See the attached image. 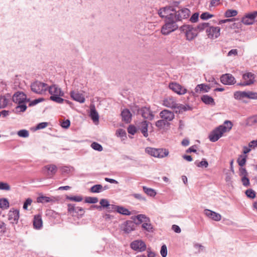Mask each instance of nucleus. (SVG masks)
I'll use <instances>...</instances> for the list:
<instances>
[{
  "label": "nucleus",
  "instance_id": "f257e3e1",
  "mask_svg": "<svg viewBox=\"0 0 257 257\" xmlns=\"http://www.w3.org/2000/svg\"><path fill=\"white\" fill-rule=\"evenodd\" d=\"M224 124L226 126L221 125L212 131L209 135V140L212 142L218 141L224 133L230 131L233 125L232 123L229 120H225Z\"/></svg>",
  "mask_w": 257,
  "mask_h": 257
},
{
  "label": "nucleus",
  "instance_id": "f03ea898",
  "mask_svg": "<svg viewBox=\"0 0 257 257\" xmlns=\"http://www.w3.org/2000/svg\"><path fill=\"white\" fill-rule=\"evenodd\" d=\"M176 22V20L173 17L172 15H170L167 19H166L165 24L162 27V34L164 35H168L170 33L177 30L178 26Z\"/></svg>",
  "mask_w": 257,
  "mask_h": 257
},
{
  "label": "nucleus",
  "instance_id": "7ed1b4c3",
  "mask_svg": "<svg viewBox=\"0 0 257 257\" xmlns=\"http://www.w3.org/2000/svg\"><path fill=\"white\" fill-rule=\"evenodd\" d=\"M132 111L134 112L136 111L137 114L141 115L145 119L152 120L154 117V115L150 107L145 106L139 108L138 106L136 105L132 108Z\"/></svg>",
  "mask_w": 257,
  "mask_h": 257
},
{
  "label": "nucleus",
  "instance_id": "20e7f679",
  "mask_svg": "<svg viewBox=\"0 0 257 257\" xmlns=\"http://www.w3.org/2000/svg\"><path fill=\"white\" fill-rule=\"evenodd\" d=\"M180 30L185 33L186 39L188 41H192L198 35V32L195 28L192 25H184L180 28Z\"/></svg>",
  "mask_w": 257,
  "mask_h": 257
},
{
  "label": "nucleus",
  "instance_id": "39448f33",
  "mask_svg": "<svg viewBox=\"0 0 257 257\" xmlns=\"http://www.w3.org/2000/svg\"><path fill=\"white\" fill-rule=\"evenodd\" d=\"M174 14L172 15L173 17L177 22L181 21L183 19H186L189 18L190 15V10L185 8L180 9L178 8V10L174 8Z\"/></svg>",
  "mask_w": 257,
  "mask_h": 257
},
{
  "label": "nucleus",
  "instance_id": "423d86ee",
  "mask_svg": "<svg viewBox=\"0 0 257 257\" xmlns=\"http://www.w3.org/2000/svg\"><path fill=\"white\" fill-rule=\"evenodd\" d=\"M148 154L157 158H164L169 154V151L166 149H155L148 147L145 150Z\"/></svg>",
  "mask_w": 257,
  "mask_h": 257
},
{
  "label": "nucleus",
  "instance_id": "0eeeda50",
  "mask_svg": "<svg viewBox=\"0 0 257 257\" xmlns=\"http://www.w3.org/2000/svg\"><path fill=\"white\" fill-rule=\"evenodd\" d=\"M31 88L33 92L37 94H42L47 90V84L38 81L32 83Z\"/></svg>",
  "mask_w": 257,
  "mask_h": 257
},
{
  "label": "nucleus",
  "instance_id": "6e6552de",
  "mask_svg": "<svg viewBox=\"0 0 257 257\" xmlns=\"http://www.w3.org/2000/svg\"><path fill=\"white\" fill-rule=\"evenodd\" d=\"M169 88L179 95H183L187 92V89L184 87L176 82H170Z\"/></svg>",
  "mask_w": 257,
  "mask_h": 257
},
{
  "label": "nucleus",
  "instance_id": "1a4fd4ad",
  "mask_svg": "<svg viewBox=\"0 0 257 257\" xmlns=\"http://www.w3.org/2000/svg\"><path fill=\"white\" fill-rule=\"evenodd\" d=\"M13 101L16 103L21 104L30 101V99L27 98L26 95L24 92L18 91L13 95Z\"/></svg>",
  "mask_w": 257,
  "mask_h": 257
},
{
  "label": "nucleus",
  "instance_id": "9d476101",
  "mask_svg": "<svg viewBox=\"0 0 257 257\" xmlns=\"http://www.w3.org/2000/svg\"><path fill=\"white\" fill-rule=\"evenodd\" d=\"M137 224L132 220H127L121 225L120 228L125 233H129L135 230Z\"/></svg>",
  "mask_w": 257,
  "mask_h": 257
},
{
  "label": "nucleus",
  "instance_id": "9b49d317",
  "mask_svg": "<svg viewBox=\"0 0 257 257\" xmlns=\"http://www.w3.org/2000/svg\"><path fill=\"white\" fill-rule=\"evenodd\" d=\"M220 29L218 27H213L209 25L206 29V32L209 38L211 39L217 38L220 35Z\"/></svg>",
  "mask_w": 257,
  "mask_h": 257
},
{
  "label": "nucleus",
  "instance_id": "f8f14e48",
  "mask_svg": "<svg viewBox=\"0 0 257 257\" xmlns=\"http://www.w3.org/2000/svg\"><path fill=\"white\" fill-rule=\"evenodd\" d=\"M174 8L172 6L162 8L159 10L158 14L160 17H165L166 19H167V18L170 15H174Z\"/></svg>",
  "mask_w": 257,
  "mask_h": 257
},
{
  "label": "nucleus",
  "instance_id": "ddd939ff",
  "mask_svg": "<svg viewBox=\"0 0 257 257\" xmlns=\"http://www.w3.org/2000/svg\"><path fill=\"white\" fill-rule=\"evenodd\" d=\"M131 248L139 251H143L146 249V245L145 243L141 240H136L131 243Z\"/></svg>",
  "mask_w": 257,
  "mask_h": 257
},
{
  "label": "nucleus",
  "instance_id": "4468645a",
  "mask_svg": "<svg viewBox=\"0 0 257 257\" xmlns=\"http://www.w3.org/2000/svg\"><path fill=\"white\" fill-rule=\"evenodd\" d=\"M43 170L49 178H52L56 173L57 167L54 164L47 165L44 167Z\"/></svg>",
  "mask_w": 257,
  "mask_h": 257
},
{
  "label": "nucleus",
  "instance_id": "2eb2a0df",
  "mask_svg": "<svg viewBox=\"0 0 257 257\" xmlns=\"http://www.w3.org/2000/svg\"><path fill=\"white\" fill-rule=\"evenodd\" d=\"M176 99L173 96H167L163 100L162 104L168 108L174 109L176 106Z\"/></svg>",
  "mask_w": 257,
  "mask_h": 257
},
{
  "label": "nucleus",
  "instance_id": "dca6fc26",
  "mask_svg": "<svg viewBox=\"0 0 257 257\" xmlns=\"http://www.w3.org/2000/svg\"><path fill=\"white\" fill-rule=\"evenodd\" d=\"M204 213L207 217L213 220L219 221L221 219V215L219 213L211 210L206 209L204 210Z\"/></svg>",
  "mask_w": 257,
  "mask_h": 257
},
{
  "label": "nucleus",
  "instance_id": "f3484780",
  "mask_svg": "<svg viewBox=\"0 0 257 257\" xmlns=\"http://www.w3.org/2000/svg\"><path fill=\"white\" fill-rule=\"evenodd\" d=\"M220 81L225 85H231L235 82L234 77L230 74H223L220 77Z\"/></svg>",
  "mask_w": 257,
  "mask_h": 257
},
{
  "label": "nucleus",
  "instance_id": "a211bd4d",
  "mask_svg": "<svg viewBox=\"0 0 257 257\" xmlns=\"http://www.w3.org/2000/svg\"><path fill=\"white\" fill-rule=\"evenodd\" d=\"M71 97L74 100L80 103H83L85 101V97L82 93L78 91L72 90L70 93Z\"/></svg>",
  "mask_w": 257,
  "mask_h": 257
},
{
  "label": "nucleus",
  "instance_id": "6ab92c4d",
  "mask_svg": "<svg viewBox=\"0 0 257 257\" xmlns=\"http://www.w3.org/2000/svg\"><path fill=\"white\" fill-rule=\"evenodd\" d=\"M161 117L167 122L172 120L174 118V114L173 112L164 109L160 113Z\"/></svg>",
  "mask_w": 257,
  "mask_h": 257
},
{
  "label": "nucleus",
  "instance_id": "aec40b11",
  "mask_svg": "<svg viewBox=\"0 0 257 257\" xmlns=\"http://www.w3.org/2000/svg\"><path fill=\"white\" fill-rule=\"evenodd\" d=\"M47 90H48L51 96L64 95V92L56 85H53L51 86L47 87Z\"/></svg>",
  "mask_w": 257,
  "mask_h": 257
},
{
  "label": "nucleus",
  "instance_id": "412c9836",
  "mask_svg": "<svg viewBox=\"0 0 257 257\" xmlns=\"http://www.w3.org/2000/svg\"><path fill=\"white\" fill-rule=\"evenodd\" d=\"M211 86L209 85L205 84H198L195 88V91L196 93H201V92H207L211 89Z\"/></svg>",
  "mask_w": 257,
  "mask_h": 257
},
{
  "label": "nucleus",
  "instance_id": "4be33fe9",
  "mask_svg": "<svg viewBox=\"0 0 257 257\" xmlns=\"http://www.w3.org/2000/svg\"><path fill=\"white\" fill-rule=\"evenodd\" d=\"M8 216L10 220H14L17 223L19 219V211L17 209L11 210L9 212Z\"/></svg>",
  "mask_w": 257,
  "mask_h": 257
},
{
  "label": "nucleus",
  "instance_id": "5701e85b",
  "mask_svg": "<svg viewBox=\"0 0 257 257\" xmlns=\"http://www.w3.org/2000/svg\"><path fill=\"white\" fill-rule=\"evenodd\" d=\"M149 122L146 120L143 121L141 123L139 130L143 134V136L147 138L148 136V127Z\"/></svg>",
  "mask_w": 257,
  "mask_h": 257
},
{
  "label": "nucleus",
  "instance_id": "b1692460",
  "mask_svg": "<svg viewBox=\"0 0 257 257\" xmlns=\"http://www.w3.org/2000/svg\"><path fill=\"white\" fill-rule=\"evenodd\" d=\"M174 109H176V113H182L184 111L190 110L191 107L188 105H185L182 104L176 103V106Z\"/></svg>",
  "mask_w": 257,
  "mask_h": 257
},
{
  "label": "nucleus",
  "instance_id": "393cba45",
  "mask_svg": "<svg viewBox=\"0 0 257 257\" xmlns=\"http://www.w3.org/2000/svg\"><path fill=\"white\" fill-rule=\"evenodd\" d=\"M100 204L102 207H106L108 211H113L116 207L115 205L109 204L108 200L105 199H102L100 201Z\"/></svg>",
  "mask_w": 257,
  "mask_h": 257
},
{
  "label": "nucleus",
  "instance_id": "a878e982",
  "mask_svg": "<svg viewBox=\"0 0 257 257\" xmlns=\"http://www.w3.org/2000/svg\"><path fill=\"white\" fill-rule=\"evenodd\" d=\"M201 99L206 104L213 106L215 105L214 99L208 95H203L201 97Z\"/></svg>",
  "mask_w": 257,
  "mask_h": 257
},
{
  "label": "nucleus",
  "instance_id": "bb28decb",
  "mask_svg": "<svg viewBox=\"0 0 257 257\" xmlns=\"http://www.w3.org/2000/svg\"><path fill=\"white\" fill-rule=\"evenodd\" d=\"M121 116L122 120L128 123L131 120L132 114L128 109H125L122 111Z\"/></svg>",
  "mask_w": 257,
  "mask_h": 257
},
{
  "label": "nucleus",
  "instance_id": "cd10ccee",
  "mask_svg": "<svg viewBox=\"0 0 257 257\" xmlns=\"http://www.w3.org/2000/svg\"><path fill=\"white\" fill-rule=\"evenodd\" d=\"M33 225L36 229H40L42 226V220L40 215H35L33 220Z\"/></svg>",
  "mask_w": 257,
  "mask_h": 257
},
{
  "label": "nucleus",
  "instance_id": "c85d7f7f",
  "mask_svg": "<svg viewBox=\"0 0 257 257\" xmlns=\"http://www.w3.org/2000/svg\"><path fill=\"white\" fill-rule=\"evenodd\" d=\"M90 116L93 121H98L99 119V115L96 111L94 105H91Z\"/></svg>",
  "mask_w": 257,
  "mask_h": 257
},
{
  "label": "nucleus",
  "instance_id": "c756f323",
  "mask_svg": "<svg viewBox=\"0 0 257 257\" xmlns=\"http://www.w3.org/2000/svg\"><path fill=\"white\" fill-rule=\"evenodd\" d=\"M115 208L113 210H116L117 212L125 215H129L131 214V212L126 208L119 206L115 205Z\"/></svg>",
  "mask_w": 257,
  "mask_h": 257
},
{
  "label": "nucleus",
  "instance_id": "7c9ffc66",
  "mask_svg": "<svg viewBox=\"0 0 257 257\" xmlns=\"http://www.w3.org/2000/svg\"><path fill=\"white\" fill-rule=\"evenodd\" d=\"M257 123V115H252L248 117L245 120V124L252 126Z\"/></svg>",
  "mask_w": 257,
  "mask_h": 257
},
{
  "label": "nucleus",
  "instance_id": "2f4dec72",
  "mask_svg": "<svg viewBox=\"0 0 257 257\" xmlns=\"http://www.w3.org/2000/svg\"><path fill=\"white\" fill-rule=\"evenodd\" d=\"M242 78L245 82L248 83L249 81H252L253 84L254 82V75L251 72H248L244 74L243 75Z\"/></svg>",
  "mask_w": 257,
  "mask_h": 257
},
{
  "label": "nucleus",
  "instance_id": "473e14b6",
  "mask_svg": "<svg viewBox=\"0 0 257 257\" xmlns=\"http://www.w3.org/2000/svg\"><path fill=\"white\" fill-rule=\"evenodd\" d=\"M234 97L235 99L241 100L246 97V92L237 91L234 93Z\"/></svg>",
  "mask_w": 257,
  "mask_h": 257
},
{
  "label": "nucleus",
  "instance_id": "72a5a7b5",
  "mask_svg": "<svg viewBox=\"0 0 257 257\" xmlns=\"http://www.w3.org/2000/svg\"><path fill=\"white\" fill-rule=\"evenodd\" d=\"M143 188L145 193L150 196L153 197L156 194V192L155 190L152 188H147L146 186H144Z\"/></svg>",
  "mask_w": 257,
  "mask_h": 257
},
{
  "label": "nucleus",
  "instance_id": "f704fd0d",
  "mask_svg": "<svg viewBox=\"0 0 257 257\" xmlns=\"http://www.w3.org/2000/svg\"><path fill=\"white\" fill-rule=\"evenodd\" d=\"M9 207V202L6 198L0 199V208L3 209H7Z\"/></svg>",
  "mask_w": 257,
  "mask_h": 257
},
{
  "label": "nucleus",
  "instance_id": "c9c22d12",
  "mask_svg": "<svg viewBox=\"0 0 257 257\" xmlns=\"http://www.w3.org/2000/svg\"><path fill=\"white\" fill-rule=\"evenodd\" d=\"M246 156L240 155L237 160V162L239 166L242 167L246 163Z\"/></svg>",
  "mask_w": 257,
  "mask_h": 257
},
{
  "label": "nucleus",
  "instance_id": "e433bc0d",
  "mask_svg": "<svg viewBox=\"0 0 257 257\" xmlns=\"http://www.w3.org/2000/svg\"><path fill=\"white\" fill-rule=\"evenodd\" d=\"M237 15V11L234 10H228L225 13V16L226 18H230L236 16Z\"/></svg>",
  "mask_w": 257,
  "mask_h": 257
},
{
  "label": "nucleus",
  "instance_id": "4c0bfd02",
  "mask_svg": "<svg viewBox=\"0 0 257 257\" xmlns=\"http://www.w3.org/2000/svg\"><path fill=\"white\" fill-rule=\"evenodd\" d=\"M210 24L208 23H203L199 24L196 27H195L197 31H201L204 30L206 28H208Z\"/></svg>",
  "mask_w": 257,
  "mask_h": 257
},
{
  "label": "nucleus",
  "instance_id": "58836bf2",
  "mask_svg": "<svg viewBox=\"0 0 257 257\" xmlns=\"http://www.w3.org/2000/svg\"><path fill=\"white\" fill-rule=\"evenodd\" d=\"M37 200L38 202L42 203L50 202L51 201H52L50 197L44 196L38 197L37 199Z\"/></svg>",
  "mask_w": 257,
  "mask_h": 257
},
{
  "label": "nucleus",
  "instance_id": "ea45409f",
  "mask_svg": "<svg viewBox=\"0 0 257 257\" xmlns=\"http://www.w3.org/2000/svg\"><path fill=\"white\" fill-rule=\"evenodd\" d=\"M63 95H56V96H51L50 99L58 103H62L64 102V99L60 97V96H63Z\"/></svg>",
  "mask_w": 257,
  "mask_h": 257
},
{
  "label": "nucleus",
  "instance_id": "a19ab883",
  "mask_svg": "<svg viewBox=\"0 0 257 257\" xmlns=\"http://www.w3.org/2000/svg\"><path fill=\"white\" fill-rule=\"evenodd\" d=\"M8 99L5 96H0V107L4 108L8 104Z\"/></svg>",
  "mask_w": 257,
  "mask_h": 257
},
{
  "label": "nucleus",
  "instance_id": "79ce46f5",
  "mask_svg": "<svg viewBox=\"0 0 257 257\" xmlns=\"http://www.w3.org/2000/svg\"><path fill=\"white\" fill-rule=\"evenodd\" d=\"M102 189V186L100 184L95 185L90 188V191L93 193H99Z\"/></svg>",
  "mask_w": 257,
  "mask_h": 257
},
{
  "label": "nucleus",
  "instance_id": "37998d69",
  "mask_svg": "<svg viewBox=\"0 0 257 257\" xmlns=\"http://www.w3.org/2000/svg\"><path fill=\"white\" fill-rule=\"evenodd\" d=\"M245 194L247 197L253 199L255 197V192L251 189H249L246 190Z\"/></svg>",
  "mask_w": 257,
  "mask_h": 257
},
{
  "label": "nucleus",
  "instance_id": "c03bdc74",
  "mask_svg": "<svg viewBox=\"0 0 257 257\" xmlns=\"http://www.w3.org/2000/svg\"><path fill=\"white\" fill-rule=\"evenodd\" d=\"M195 164L198 167L207 168L208 166V163L205 159H203L199 163L195 162Z\"/></svg>",
  "mask_w": 257,
  "mask_h": 257
},
{
  "label": "nucleus",
  "instance_id": "a18cd8bd",
  "mask_svg": "<svg viewBox=\"0 0 257 257\" xmlns=\"http://www.w3.org/2000/svg\"><path fill=\"white\" fill-rule=\"evenodd\" d=\"M91 148L98 151H101L103 150V148L101 145L96 142H93L91 145Z\"/></svg>",
  "mask_w": 257,
  "mask_h": 257
},
{
  "label": "nucleus",
  "instance_id": "49530a36",
  "mask_svg": "<svg viewBox=\"0 0 257 257\" xmlns=\"http://www.w3.org/2000/svg\"><path fill=\"white\" fill-rule=\"evenodd\" d=\"M142 228L147 231L152 232L153 231V226L151 223H144L142 225Z\"/></svg>",
  "mask_w": 257,
  "mask_h": 257
},
{
  "label": "nucleus",
  "instance_id": "de8ad7c7",
  "mask_svg": "<svg viewBox=\"0 0 257 257\" xmlns=\"http://www.w3.org/2000/svg\"><path fill=\"white\" fill-rule=\"evenodd\" d=\"M98 201L97 197H87L85 199V202L88 203H96Z\"/></svg>",
  "mask_w": 257,
  "mask_h": 257
},
{
  "label": "nucleus",
  "instance_id": "09e8293b",
  "mask_svg": "<svg viewBox=\"0 0 257 257\" xmlns=\"http://www.w3.org/2000/svg\"><path fill=\"white\" fill-rule=\"evenodd\" d=\"M167 124V122L164 119H160L156 121V125L157 127L161 128L164 127Z\"/></svg>",
  "mask_w": 257,
  "mask_h": 257
},
{
  "label": "nucleus",
  "instance_id": "8fccbe9b",
  "mask_svg": "<svg viewBox=\"0 0 257 257\" xmlns=\"http://www.w3.org/2000/svg\"><path fill=\"white\" fill-rule=\"evenodd\" d=\"M246 98L251 99H257V92L252 91L246 92Z\"/></svg>",
  "mask_w": 257,
  "mask_h": 257
},
{
  "label": "nucleus",
  "instance_id": "3c124183",
  "mask_svg": "<svg viewBox=\"0 0 257 257\" xmlns=\"http://www.w3.org/2000/svg\"><path fill=\"white\" fill-rule=\"evenodd\" d=\"M10 189V186L7 183L0 182V190L9 191Z\"/></svg>",
  "mask_w": 257,
  "mask_h": 257
},
{
  "label": "nucleus",
  "instance_id": "603ef678",
  "mask_svg": "<svg viewBox=\"0 0 257 257\" xmlns=\"http://www.w3.org/2000/svg\"><path fill=\"white\" fill-rule=\"evenodd\" d=\"M19 136L23 138H27L29 137V132L26 130H21L18 132Z\"/></svg>",
  "mask_w": 257,
  "mask_h": 257
},
{
  "label": "nucleus",
  "instance_id": "864d4df0",
  "mask_svg": "<svg viewBox=\"0 0 257 257\" xmlns=\"http://www.w3.org/2000/svg\"><path fill=\"white\" fill-rule=\"evenodd\" d=\"M6 232V224L3 221H0V236Z\"/></svg>",
  "mask_w": 257,
  "mask_h": 257
},
{
  "label": "nucleus",
  "instance_id": "5fc2aeb1",
  "mask_svg": "<svg viewBox=\"0 0 257 257\" xmlns=\"http://www.w3.org/2000/svg\"><path fill=\"white\" fill-rule=\"evenodd\" d=\"M67 199L71 200V201H74L76 202H80L82 200L83 198L80 196H68L67 197Z\"/></svg>",
  "mask_w": 257,
  "mask_h": 257
},
{
  "label": "nucleus",
  "instance_id": "6e6d98bb",
  "mask_svg": "<svg viewBox=\"0 0 257 257\" xmlns=\"http://www.w3.org/2000/svg\"><path fill=\"white\" fill-rule=\"evenodd\" d=\"M246 15L250 19V21H251V22H252V24H253L254 19L257 17V11L253 12L252 13L248 14Z\"/></svg>",
  "mask_w": 257,
  "mask_h": 257
},
{
  "label": "nucleus",
  "instance_id": "4d7b16f0",
  "mask_svg": "<svg viewBox=\"0 0 257 257\" xmlns=\"http://www.w3.org/2000/svg\"><path fill=\"white\" fill-rule=\"evenodd\" d=\"M242 185L245 187H248L250 185L249 180L247 177L243 176L241 179Z\"/></svg>",
  "mask_w": 257,
  "mask_h": 257
},
{
  "label": "nucleus",
  "instance_id": "13d9d810",
  "mask_svg": "<svg viewBox=\"0 0 257 257\" xmlns=\"http://www.w3.org/2000/svg\"><path fill=\"white\" fill-rule=\"evenodd\" d=\"M213 17V15L210 14L208 12H205L202 13L200 16V18L202 20H207L209 18H212Z\"/></svg>",
  "mask_w": 257,
  "mask_h": 257
},
{
  "label": "nucleus",
  "instance_id": "bf43d9fd",
  "mask_svg": "<svg viewBox=\"0 0 257 257\" xmlns=\"http://www.w3.org/2000/svg\"><path fill=\"white\" fill-rule=\"evenodd\" d=\"M160 253L163 257H166L167 255V248L165 244L162 246Z\"/></svg>",
  "mask_w": 257,
  "mask_h": 257
},
{
  "label": "nucleus",
  "instance_id": "052dcab7",
  "mask_svg": "<svg viewBox=\"0 0 257 257\" xmlns=\"http://www.w3.org/2000/svg\"><path fill=\"white\" fill-rule=\"evenodd\" d=\"M239 175L240 176L247 177L248 175V173L245 168L240 167L239 169Z\"/></svg>",
  "mask_w": 257,
  "mask_h": 257
},
{
  "label": "nucleus",
  "instance_id": "680f3d73",
  "mask_svg": "<svg viewBox=\"0 0 257 257\" xmlns=\"http://www.w3.org/2000/svg\"><path fill=\"white\" fill-rule=\"evenodd\" d=\"M137 219L140 222H142L143 220L145 221H147L149 220V218L147 217L144 214H139L138 215L136 216Z\"/></svg>",
  "mask_w": 257,
  "mask_h": 257
},
{
  "label": "nucleus",
  "instance_id": "e2e57ef3",
  "mask_svg": "<svg viewBox=\"0 0 257 257\" xmlns=\"http://www.w3.org/2000/svg\"><path fill=\"white\" fill-rule=\"evenodd\" d=\"M241 22L246 25L252 24L251 21H250V19L248 18V17L246 15H245L242 18Z\"/></svg>",
  "mask_w": 257,
  "mask_h": 257
},
{
  "label": "nucleus",
  "instance_id": "0e129e2a",
  "mask_svg": "<svg viewBox=\"0 0 257 257\" xmlns=\"http://www.w3.org/2000/svg\"><path fill=\"white\" fill-rule=\"evenodd\" d=\"M76 206L73 204H68V211L70 213H73L75 212Z\"/></svg>",
  "mask_w": 257,
  "mask_h": 257
},
{
  "label": "nucleus",
  "instance_id": "69168bd1",
  "mask_svg": "<svg viewBox=\"0 0 257 257\" xmlns=\"http://www.w3.org/2000/svg\"><path fill=\"white\" fill-rule=\"evenodd\" d=\"M27 108V107L26 105L25 104V103H23L21 104H19V105L16 107V109L17 110L20 109V111L24 112L26 110Z\"/></svg>",
  "mask_w": 257,
  "mask_h": 257
},
{
  "label": "nucleus",
  "instance_id": "338daca9",
  "mask_svg": "<svg viewBox=\"0 0 257 257\" xmlns=\"http://www.w3.org/2000/svg\"><path fill=\"white\" fill-rule=\"evenodd\" d=\"M44 100V99L43 98H39L38 99H35V100L32 101L29 103V106H32L35 105L37 104H38V103L43 101Z\"/></svg>",
  "mask_w": 257,
  "mask_h": 257
},
{
  "label": "nucleus",
  "instance_id": "774afa93",
  "mask_svg": "<svg viewBox=\"0 0 257 257\" xmlns=\"http://www.w3.org/2000/svg\"><path fill=\"white\" fill-rule=\"evenodd\" d=\"M127 132H128V133L129 134H132V135H133L137 132L136 127L135 126H134V125H130L127 127Z\"/></svg>",
  "mask_w": 257,
  "mask_h": 257
}]
</instances>
